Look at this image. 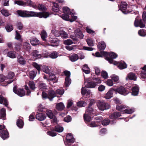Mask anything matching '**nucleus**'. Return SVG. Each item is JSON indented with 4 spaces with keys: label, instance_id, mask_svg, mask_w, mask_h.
Segmentation results:
<instances>
[{
    "label": "nucleus",
    "instance_id": "0eeeda50",
    "mask_svg": "<svg viewBox=\"0 0 146 146\" xmlns=\"http://www.w3.org/2000/svg\"><path fill=\"white\" fill-rule=\"evenodd\" d=\"M109 56H106V60H108L110 64H113V59L116 58L117 56V54L113 52H109Z\"/></svg>",
    "mask_w": 146,
    "mask_h": 146
},
{
    "label": "nucleus",
    "instance_id": "774afa93",
    "mask_svg": "<svg viewBox=\"0 0 146 146\" xmlns=\"http://www.w3.org/2000/svg\"><path fill=\"white\" fill-rule=\"evenodd\" d=\"M64 90L63 89H57L56 91V94L62 95L64 94Z\"/></svg>",
    "mask_w": 146,
    "mask_h": 146
},
{
    "label": "nucleus",
    "instance_id": "79ce46f5",
    "mask_svg": "<svg viewBox=\"0 0 146 146\" xmlns=\"http://www.w3.org/2000/svg\"><path fill=\"white\" fill-rule=\"evenodd\" d=\"M16 35L15 38L17 40H19L20 42H22L23 41V39L21 38V36L18 33V31L17 30L15 31Z\"/></svg>",
    "mask_w": 146,
    "mask_h": 146
},
{
    "label": "nucleus",
    "instance_id": "8fccbe9b",
    "mask_svg": "<svg viewBox=\"0 0 146 146\" xmlns=\"http://www.w3.org/2000/svg\"><path fill=\"white\" fill-rule=\"evenodd\" d=\"M23 46L24 48L27 51H29L31 49L30 44L29 43L27 42L24 43Z\"/></svg>",
    "mask_w": 146,
    "mask_h": 146
},
{
    "label": "nucleus",
    "instance_id": "a18cd8bd",
    "mask_svg": "<svg viewBox=\"0 0 146 146\" xmlns=\"http://www.w3.org/2000/svg\"><path fill=\"white\" fill-rule=\"evenodd\" d=\"M52 11L54 12H57L59 10L58 5L57 3H54L52 7Z\"/></svg>",
    "mask_w": 146,
    "mask_h": 146
},
{
    "label": "nucleus",
    "instance_id": "6e6d98bb",
    "mask_svg": "<svg viewBox=\"0 0 146 146\" xmlns=\"http://www.w3.org/2000/svg\"><path fill=\"white\" fill-rule=\"evenodd\" d=\"M101 75L102 77L105 79H106L108 77V73L105 70L102 71L101 72Z\"/></svg>",
    "mask_w": 146,
    "mask_h": 146
},
{
    "label": "nucleus",
    "instance_id": "f8f14e48",
    "mask_svg": "<svg viewBox=\"0 0 146 146\" xmlns=\"http://www.w3.org/2000/svg\"><path fill=\"white\" fill-rule=\"evenodd\" d=\"M115 92L113 88L110 89L105 96V98L107 99H109L113 97V92Z\"/></svg>",
    "mask_w": 146,
    "mask_h": 146
},
{
    "label": "nucleus",
    "instance_id": "ea45409f",
    "mask_svg": "<svg viewBox=\"0 0 146 146\" xmlns=\"http://www.w3.org/2000/svg\"><path fill=\"white\" fill-rule=\"evenodd\" d=\"M5 27L6 31L8 32L11 31L13 29V25L10 23L7 24L5 26Z\"/></svg>",
    "mask_w": 146,
    "mask_h": 146
},
{
    "label": "nucleus",
    "instance_id": "a211bd4d",
    "mask_svg": "<svg viewBox=\"0 0 146 146\" xmlns=\"http://www.w3.org/2000/svg\"><path fill=\"white\" fill-rule=\"evenodd\" d=\"M120 10L124 14H127L128 13H131L133 11H132L127 10V6L125 5H121Z\"/></svg>",
    "mask_w": 146,
    "mask_h": 146
},
{
    "label": "nucleus",
    "instance_id": "e2e57ef3",
    "mask_svg": "<svg viewBox=\"0 0 146 146\" xmlns=\"http://www.w3.org/2000/svg\"><path fill=\"white\" fill-rule=\"evenodd\" d=\"M88 125L91 127H95L98 126V124L95 121H92L90 123L89 122Z\"/></svg>",
    "mask_w": 146,
    "mask_h": 146
},
{
    "label": "nucleus",
    "instance_id": "c756f323",
    "mask_svg": "<svg viewBox=\"0 0 146 146\" xmlns=\"http://www.w3.org/2000/svg\"><path fill=\"white\" fill-rule=\"evenodd\" d=\"M56 108L58 111H62L64 110L65 107L62 103L60 102L56 105Z\"/></svg>",
    "mask_w": 146,
    "mask_h": 146
},
{
    "label": "nucleus",
    "instance_id": "09e8293b",
    "mask_svg": "<svg viewBox=\"0 0 146 146\" xmlns=\"http://www.w3.org/2000/svg\"><path fill=\"white\" fill-rule=\"evenodd\" d=\"M140 17L137 16L135 19L134 22V25L135 27H138L139 26Z\"/></svg>",
    "mask_w": 146,
    "mask_h": 146
},
{
    "label": "nucleus",
    "instance_id": "c9c22d12",
    "mask_svg": "<svg viewBox=\"0 0 146 146\" xmlns=\"http://www.w3.org/2000/svg\"><path fill=\"white\" fill-rule=\"evenodd\" d=\"M22 45V42H16L14 45L15 46L14 48L16 51H19L21 49V46Z\"/></svg>",
    "mask_w": 146,
    "mask_h": 146
},
{
    "label": "nucleus",
    "instance_id": "72a5a7b5",
    "mask_svg": "<svg viewBox=\"0 0 146 146\" xmlns=\"http://www.w3.org/2000/svg\"><path fill=\"white\" fill-rule=\"evenodd\" d=\"M90 115L85 114L84 115V121L87 124L90 122L91 119V117L89 116Z\"/></svg>",
    "mask_w": 146,
    "mask_h": 146
},
{
    "label": "nucleus",
    "instance_id": "603ef678",
    "mask_svg": "<svg viewBox=\"0 0 146 146\" xmlns=\"http://www.w3.org/2000/svg\"><path fill=\"white\" fill-rule=\"evenodd\" d=\"M29 85L30 88L32 90H34L35 88L34 82L33 81H30L29 83Z\"/></svg>",
    "mask_w": 146,
    "mask_h": 146
},
{
    "label": "nucleus",
    "instance_id": "a19ab883",
    "mask_svg": "<svg viewBox=\"0 0 146 146\" xmlns=\"http://www.w3.org/2000/svg\"><path fill=\"white\" fill-rule=\"evenodd\" d=\"M94 110L92 108H91L90 107L88 106L87 109L86 111V114L89 115H91L94 114Z\"/></svg>",
    "mask_w": 146,
    "mask_h": 146
},
{
    "label": "nucleus",
    "instance_id": "cd10ccee",
    "mask_svg": "<svg viewBox=\"0 0 146 146\" xmlns=\"http://www.w3.org/2000/svg\"><path fill=\"white\" fill-rule=\"evenodd\" d=\"M30 42L33 45H36L39 44V41L36 38L34 37L31 38L30 40Z\"/></svg>",
    "mask_w": 146,
    "mask_h": 146
},
{
    "label": "nucleus",
    "instance_id": "9d476101",
    "mask_svg": "<svg viewBox=\"0 0 146 146\" xmlns=\"http://www.w3.org/2000/svg\"><path fill=\"white\" fill-rule=\"evenodd\" d=\"M54 35L56 37L60 36L62 38H66L68 37V34L66 32L63 31H56Z\"/></svg>",
    "mask_w": 146,
    "mask_h": 146
},
{
    "label": "nucleus",
    "instance_id": "f704fd0d",
    "mask_svg": "<svg viewBox=\"0 0 146 146\" xmlns=\"http://www.w3.org/2000/svg\"><path fill=\"white\" fill-rule=\"evenodd\" d=\"M32 65L35 68L37 69L38 72V73L39 74L41 70V65H39L35 62H33L32 63Z\"/></svg>",
    "mask_w": 146,
    "mask_h": 146
},
{
    "label": "nucleus",
    "instance_id": "9b49d317",
    "mask_svg": "<svg viewBox=\"0 0 146 146\" xmlns=\"http://www.w3.org/2000/svg\"><path fill=\"white\" fill-rule=\"evenodd\" d=\"M116 121L115 120L110 121L108 119H105L102 121V125L105 126L107 125L110 123L111 125H113L116 123Z\"/></svg>",
    "mask_w": 146,
    "mask_h": 146
},
{
    "label": "nucleus",
    "instance_id": "a878e982",
    "mask_svg": "<svg viewBox=\"0 0 146 146\" xmlns=\"http://www.w3.org/2000/svg\"><path fill=\"white\" fill-rule=\"evenodd\" d=\"M3 103L5 106H7L8 104V101L6 99L0 95V104H2Z\"/></svg>",
    "mask_w": 146,
    "mask_h": 146
},
{
    "label": "nucleus",
    "instance_id": "7c9ffc66",
    "mask_svg": "<svg viewBox=\"0 0 146 146\" xmlns=\"http://www.w3.org/2000/svg\"><path fill=\"white\" fill-rule=\"evenodd\" d=\"M17 126L19 128H22L24 125L23 120L21 119H18L17 120Z\"/></svg>",
    "mask_w": 146,
    "mask_h": 146
},
{
    "label": "nucleus",
    "instance_id": "e433bc0d",
    "mask_svg": "<svg viewBox=\"0 0 146 146\" xmlns=\"http://www.w3.org/2000/svg\"><path fill=\"white\" fill-rule=\"evenodd\" d=\"M1 12L2 14L5 17H8L11 15V13H10L9 11L6 9H2Z\"/></svg>",
    "mask_w": 146,
    "mask_h": 146
},
{
    "label": "nucleus",
    "instance_id": "4468645a",
    "mask_svg": "<svg viewBox=\"0 0 146 146\" xmlns=\"http://www.w3.org/2000/svg\"><path fill=\"white\" fill-rule=\"evenodd\" d=\"M31 54L33 58L36 59L40 58L42 57L41 54L37 50H33Z\"/></svg>",
    "mask_w": 146,
    "mask_h": 146
},
{
    "label": "nucleus",
    "instance_id": "4d7b16f0",
    "mask_svg": "<svg viewBox=\"0 0 146 146\" xmlns=\"http://www.w3.org/2000/svg\"><path fill=\"white\" fill-rule=\"evenodd\" d=\"M43 71L46 74H49L50 70L49 69L48 67L46 66H44L42 67Z\"/></svg>",
    "mask_w": 146,
    "mask_h": 146
},
{
    "label": "nucleus",
    "instance_id": "6ab92c4d",
    "mask_svg": "<svg viewBox=\"0 0 146 146\" xmlns=\"http://www.w3.org/2000/svg\"><path fill=\"white\" fill-rule=\"evenodd\" d=\"M137 77L135 73L133 72L129 73L126 78V79H129L131 80L135 81L136 80Z\"/></svg>",
    "mask_w": 146,
    "mask_h": 146
},
{
    "label": "nucleus",
    "instance_id": "f3484780",
    "mask_svg": "<svg viewBox=\"0 0 146 146\" xmlns=\"http://www.w3.org/2000/svg\"><path fill=\"white\" fill-rule=\"evenodd\" d=\"M46 116L44 114L42 113H39L36 114V119L39 121H43L46 118Z\"/></svg>",
    "mask_w": 146,
    "mask_h": 146
},
{
    "label": "nucleus",
    "instance_id": "b1692460",
    "mask_svg": "<svg viewBox=\"0 0 146 146\" xmlns=\"http://www.w3.org/2000/svg\"><path fill=\"white\" fill-rule=\"evenodd\" d=\"M97 85V84L94 81H91L88 84H86L85 86L88 88H94Z\"/></svg>",
    "mask_w": 146,
    "mask_h": 146
},
{
    "label": "nucleus",
    "instance_id": "de8ad7c7",
    "mask_svg": "<svg viewBox=\"0 0 146 146\" xmlns=\"http://www.w3.org/2000/svg\"><path fill=\"white\" fill-rule=\"evenodd\" d=\"M46 113L48 117L50 119H52L54 117V114L50 110H47L46 111Z\"/></svg>",
    "mask_w": 146,
    "mask_h": 146
},
{
    "label": "nucleus",
    "instance_id": "f257e3e1",
    "mask_svg": "<svg viewBox=\"0 0 146 146\" xmlns=\"http://www.w3.org/2000/svg\"><path fill=\"white\" fill-rule=\"evenodd\" d=\"M17 13L19 16L22 17H37L40 18L43 17L46 18L49 16V14L47 12L36 13L27 11L18 10L17 11Z\"/></svg>",
    "mask_w": 146,
    "mask_h": 146
},
{
    "label": "nucleus",
    "instance_id": "69168bd1",
    "mask_svg": "<svg viewBox=\"0 0 146 146\" xmlns=\"http://www.w3.org/2000/svg\"><path fill=\"white\" fill-rule=\"evenodd\" d=\"M73 104V101L72 100H68L67 104V108H70L72 106Z\"/></svg>",
    "mask_w": 146,
    "mask_h": 146
},
{
    "label": "nucleus",
    "instance_id": "0e129e2a",
    "mask_svg": "<svg viewBox=\"0 0 146 146\" xmlns=\"http://www.w3.org/2000/svg\"><path fill=\"white\" fill-rule=\"evenodd\" d=\"M38 9L40 11H45L46 9V7L44 5L40 4L38 5Z\"/></svg>",
    "mask_w": 146,
    "mask_h": 146
},
{
    "label": "nucleus",
    "instance_id": "6e6552de",
    "mask_svg": "<svg viewBox=\"0 0 146 146\" xmlns=\"http://www.w3.org/2000/svg\"><path fill=\"white\" fill-rule=\"evenodd\" d=\"M17 86H14L13 89V92L21 97L24 96L25 95V92L23 88L17 89Z\"/></svg>",
    "mask_w": 146,
    "mask_h": 146
},
{
    "label": "nucleus",
    "instance_id": "39448f33",
    "mask_svg": "<svg viewBox=\"0 0 146 146\" xmlns=\"http://www.w3.org/2000/svg\"><path fill=\"white\" fill-rule=\"evenodd\" d=\"M63 13L61 15H60L61 17L63 19L65 20H68L69 19V15L71 14L70 9L68 7H64L63 8Z\"/></svg>",
    "mask_w": 146,
    "mask_h": 146
},
{
    "label": "nucleus",
    "instance_id": "4be33fe9",
    "mask_svg": "<svg viewBox=\"0 0 146 146\" xmlns=\"http://www.w3.org/2000/svg\"><path fill=\"white\" fill-rule=\"evenodd\" d=\"M74 33L76 37L82 38V31L79 29H76L74 31Z\"/></svg>",
    "mask_w": 146,
    "mask_h": 146
},
{
    "label": "nucleus",
    "instance_id": "ddd939ff",
    "mask_svg": "<svg viewBox=\"0 0 146 146\" xmlns=\"http://www.w3.org/2000/svg\"><path fill=\"white\" fill-rule=\"evenodd\" d=\"M121 116V113L120 112H114L109 116V117L111 119H114L116 120V119L117 118Z\"/></svg>",
    "mask_w": 146,
    "mask_h": 146
},
{
    "label": "nucleus",
    "instance_id": "338daca9",
    "mask_svg": "<svg viewBox=\"0 0 146 146\" xmlns=\"http://www.w3.org/2000/svg\"><path fill=\"white\" fill-rule=\"evenodd\" d=\"M15 3L21 6H25L26 5V3L25 2L21 1H15Z\"/></svg>",
    "mask_w": 146,
    "mask_h": 146
},
{
    "label": "nucleus",
    "instance_id": "20e7f679",
    "mask_svg": "<svg viewBox=\"0 0 146 146\" xmlns=\"http://www.w3.org/2000/svg\"><path fill=\"white\" fill-rule=\"evenodd\" d=\"M97 105L99 110L102 111L108 109L110 108V105L103 100L99 101Z\"/></svg>",
    "mask_w": 146,
    "mask_h": 146
},
{
    "label": "nucleus",
    "instance_id": "2f4dec72",
    "mask_svg": "<svg viewBox=\"0 0 146 146\" xmlns=\"http://www.w3.org/2000/svg\"><path fill=\"white\" fill-rule=\"evenodd\" d=\"M7 55L8 57L12 58H16L17 57L16 52L13 51L8 52Z\"/></svg>",
    "mask_w": 146,
    "mask_h": 146
},
{
    "label": "nucleus",
    "instance_id": "7ed1b4c3",
    "mask_svg": "<svg viewBox=\"0 0 146 146\" xmlns=\"http://www.w3.org/2000/svg\"><path fill=\"white\" fill-rule=\"evenodd\" d=\"M0 136L3 140L6 139L9 137V133L4 125H0Z\"/></svg>",
    "mask_w": 146,
    "mask_h": 146
},
{
    "label": "nucleus",
    "instance_id": "5701e85b",
    "mask_svg": "<svg viewBox=\"0 0 146 146\" xmlns=\"http://www.w3.org/2000/svg\"><path fill=\"white\" fill-rule=\"evenodd\" d=\"M132 94L134 96L137 95L139 92V88L137 86H134L132 88Z\"/></svg>",
    "mask_w": 146,
    "mask_h": 146
},
{
    "label": "nucleus",
    "instance_id": "423d86ee",
    "mask_svg": "<svg viewBox=\"0 0 146 146\" xmlns=\"http://www.w3.org/2000/svg\"><path fill=\"white\" fill-rule=\"evenodd\" d=\"M125 108V106L123 105L118 104L117 105L116 109L120 111H123V113H126L127 114H131L134 112V110L133 109L124 110Z\"/></svg>",
    "mask_w": 146,
    "mask_h": 146
},
{
    "label": "nucleus",
    "instance_id": "bf43d9fd",
    "mask_svg": "<svg viewBox=\"0 0 146 146\" xmlns=\"http://www.w3.org/2000/svg\"><path fill=\"white\" fill-rule=\"evenodd\" d=\"M38 86L39 88L41 90L45 89L46 87L45 84L42 82H40Z\"/></svg>",
    "mask_w": 146,
    "mask_h": 146
},
{
    "label": "nucleus",
    "instance_id": "bb28decb",
    "mask_svg": "<svg viewBox=\"0 0 146 146\" xmlns=\"http://www.w3.org/2000/svg\"><path fill=\"white\" fill-rule=\"evenodd\" d=\"M90 94V90L86 89L84 88L83 87V97L85 98L84 96H89Z\"/></svg>",
    "mask_w": 146,
    "mask_h": 146
},
{
    "label": "nucleus",
    "instance_id": "49530a36",
    "mask_svg": "<svg viewBox=\"0 0 146 146\" xmlns=\"http://www.w3.org/2000/svg\"><path fill=\"white\" fill-rule=\"evenodd\" d=\"M37 73V72L36 71L33 70L29 72V76L30 78L32 79H34L35 77L36 76Z\"/></svg>",
    "mask_w": 146,
    "mask_h": 146
},
{
    "label": "nucleus",
    "instance_id": "412c9836",
    "mask_svg": "<svg viewBox=\"0 0 146 146\" xmlns=\"http://www.w3.org/2000/svg\"><path fill=\"white\" fill-rule=\"evenodd\" d=\"M66 141L73 143L75 141V139L71 133H68L66 136Z\"/></svg>",
    "mask_w": 146,
    "mask_h": 146
},
{
    "label": "nucleus",
    "instance_id": "aec40b11",
    "mask_svg": "<svg viewBox=\"0 0 146 146\" xmlns=\"http://www.w3.org/2000/svg\"><path fill=\"white\" fill-rule=\"evenodd\" d=\"M106 47V45L104 41H102L98 43V48L100 50H104Z\"/></svg>",
    "mask_w": 146,
    "mask_h": 146
},
{
    "label": "nucleus",
    "instance_id": "c03bdc74",
    "mask_svg": "<svg viewBox=\"0 0 146 146\" xmlns=\"http://www.w3.org/2000/svg\"><path fill=\"white\" fill-rule=\"evenodd\" d=\"M40 35L42 39L44 41H45L46 38L47 36L46 31L44 30H42L41 32Z\"/></svg>",
    "mask_w": 146,
    "mask_h": 146
},
{
    "label": "nucleus",
    "instance_id": "3c124183",
    "mask_svg": "<svg viewBox=\"0 0 146 146\" xmlns=\"http://www.w3.org/2000/svg\"><path fill=\"white\" fill-rule=\"evenodd\" d=\"M87 44L89 46H93L94 45L93 40L91 38H89L86 40Z\"/></svg>",
    "mask_w": 146,
    "mask_h": 146
},
{
    "label": "nucleus",
    "instance_id": "5fc2aeb1",
    "mask_svg": "<svg viewBox=\"0 0 146 146\" xmlns=\"http://www.w3.org/2000/svg\"><path fill=\"white\" fill-rule=\"evenodd\" d=\"M138 33L139 35L142 36H145L146 35V32L144 29L139 30Z\"/></svg>",
    "mask_w": 146,
    "mask_h": 146
},
{
    "label": "nucleus",
    "instance_id": "052dcab7",
    "mask_svg": "<svg viewBox=\"0 0 146 146\" xmlns=\"http://www.w3.org/2000/svg\"><path fill=\"white\" fill-rule=\"evenodd\" d=\"M85 30L88 33L94 35H93V34L95 33V31L90 29L88 26L86 27Z\"/></svg>",
    "mask_w": 146,
    "mask_h": 146
},
{
    "label": "nucleus",
    "instance_id": "393cba45",
    "mask_svg": "<svg viewBox=\"0 0 146 146\" xmlns=\"http://www.w3.org/2000/svg\"><path fill=\"white\" fill-rule=\"evenodd\" d=\"M59 41V40L58 38H55L50 40V42L52 46H57L58 45Z\"/></svg>",
    "mask_w": 146,
    "mask_h": 146
},
{
    "label": "nucleus",
    "instance_id": "f03ea898",
    "mask_svg": "<svg viewBox=\"0 0 146 146\" xmlns=\"http://www.w3.org/2000/svg\"><path fill=\"white\" fill-rule=\"evenodd\" d=\"M116 94L118 93L125 96L127 95L129 92V88H125L123 86L117 87L116 88H113Z\"/></svg>",
    "mask_w": 146,
    "mask_h": 146
},
{
    "label": "nucleus",
    "instance_id": "680f3d73",
    "mask_svg": "<svg viewBox=\"0 0 146 146\" xmlns=\"http://www.w3.org/2000/svg\"><path fill=\"white\" fill-rule=\"evenodd\" d=\"M15 76V74L14 72H10L8 73L7 78L9 79H11Z\"/></svg>",
    "mask_w": 146,
    "mask_h": 146
},
{
    "label": "nucleus",
    "instance_id": "58836bf2",
    "mask_svg": "<svg viewBox=\"0 0 146 146\" xmlns=\"http://www.w3.org/2000/svg\"><path fill=\"white\" fill-rule=\"evenodd\" d=\"M63 129L64 128L63 127L57 125L56 126L54 127V131L58 132H61L63 131Z\"/></svg>",
    "mask_w": 146,
    "mask_h": 146
},
{
    "label": "nucleus",
    "instance_id": "864d4df0",
    "mask_svg": "<svg viewBox=\"0 0 146 146\" xmlns=\"http://www.w3.org/2000/svg\"><path fill=\"white\" fill-rule=\"evenodd\" d=\"M50 56L52 58H55L58 56V53L56 51H54L50 54Z\"/></svg>",
    "mask_w": 146,
    "mask_h": 146
},
{
    "label": "nucleus",
    "instance_id": "2eb2a0df",
    "mask_svg": "<svg viewBox=\"0 0 146 146\" xmlns=\"http://www.w3.org/2000/svg\"><path fill=\"white\" fill-rule=\"evenodd\" d=\"M48 93L50 100H52L56 96V93L52 90H49L48 91Z\"/></svg>",
    "mask_w": 146,
    "mask_h": 146
},
{
    "label": "nucleus",
    "instance_id": "1a4fd4ad",
    "mask_svg": "<svg viewBox=\"0 0 146 146\" xmlns=\"http://www.w3.org/2000/svg\"><path fill=\"white\" fill-rule=\"evenodd\" d=\"M113 64L114 65H117L118 68L121 70L125 69L127 66V64L123 61H121L119 62L114 61Z\"/></svg>",
    "mask_w": 146,
    "mask_h": 146
},
{
    "label": "nucleus",
    "instance_id": "c85d7f7f",
    "mask_svg": "<svg viewBox=\"0 0 146 146\" xmlns=\"http://www.w3.org/2000/svg\"><path fill=\"white\" fill-rule=\"evenodd\" d=\"M83 72L86 74H88L90 72V69L87 64H85L83 66Z\"/></svg>",
    "mask_w": 146,
    "mask_h": 146
},
{
    "label": "nucleus",
    "instance_id": "4c0bfd02",
    "mask_svg": "<svg viewBox=\"0 0 146 146\" xmlns=\"http://www.w3.org/2000/svg\"><path fill=\"white\" fill-rule=\"evenodd\" d=\"M71 82V80L69 77H66L65 78L64 85L66 87H68Z\"/></svg>",
    "mask_w": 146,
    "mask_h": 146
},
{
    "label": "nucleus",
    "instance_id": "473e14b6",
    "mask_svg": "<svg viewBox=\"0 0 146 146\" xmlns=\"http://www.w3.org/2000/svg\"><path fill=\"white\" fill-rule=\"evenodd\" d=\"M69 58L70 60L72 62L75 61L78 58V56L77 54H74L70 56Z\"/></svg>",
    "mask_w": 146,
    "mask_h": 146
},
{
    "label": "nucleus",
    "instance_id": "dca6fc26",
    "mask_svg": "<svg viewBox=\"0 0 146 146\" xmlns=\"http://www.w3.org/2000/svg\"><path fill=\"white\" fill-rule=\"evenodd\" d=\"M18 62L21 65H25L26 63L25 59L22 56H18L17 57Z\"/></svg>",
    "mask_w": 146,
    "mask_h": 146
},
{
    "label": "nucleus",
    "instance_id": "13d9d810",
    "mask_svg": "<svg viewBox=\"0 0 146 146\" xmlns=\"http://www.w3.org/2000/svg\"><path fill=\"white\" fill-rule=\"evenodd\" d=\"M17 29L21 30L23 29L24 27L23 24L20 22H18L17 24Z\"/></svg>",
    "mask_w": 146,
    "mask_h": 146
},
{
    "label": "nucleus",
    "instance_id": "37998d69",
    "mask_svg": "<svg viewBox=\"0 0 146 146\" xmlns=\"http://www.w3.org/2000/svg\"><path fill=\"white\" fill-rule=\"evenodd\" d=\"M6 110L5 108H2L0 111V114L1 117L3 118V119H5L6 118Z\"/></svg>",
    "mask_w": 146,
    "mask_h": 146
}]
</instances>
